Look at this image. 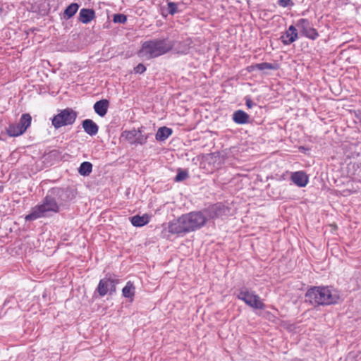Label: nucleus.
Listing matches in <instances>:
<instances>
[{"label": "nucleus", "instance_id": "f257e3e1", "mask_svg": "<svg viewBox=\"0 0 361 361\" xmlns=\"http://www.w3.org/2000/svg\"><path fill=\"white\" fill-rule=\"evenodd\" d=\"M75 197L70 188H52L48 190L41 204L36 205L30 214L25 216L26 221H33L47 216V212L57 213L59 207Z\"/></svg>", "mask_w": 361, "mask_h": 361}, {"label": "nucleus", "instance_id": "f03ea898", "mask_svg": "<svg viewBox=\"0 0 361 361\" xmlns=\"http://www.w3.org/2000/svg\"><path fill=\"white\" fill-rule=\"evenodd\" d=\"M340 298L338 292L332 286H312L305 293V302L314 307L336 304Z\"/></svg>", "mask_w": 361, "mask_h": 361}, {"label": "nucleus", "instance_id": "7ed1b4c3", "mask_svg": "<svg viewBox=\"0 0 361 361\" xmlns=\"http://www.w3.org/2000/svg\"><path fill=\"white\" fill-rule=\"evenodd\" d=\"M174 45V42L168 38L145 41L142 43L137 55L144 60H150L169 52L173 49Z\"/></svg>", "mask_w": 361, "mask_h": 361}, {"label": "nucleus", "instance_id": "20e7f679", "mask_svg": "<svg viewBox=\"0 0 361 361\" xmlns=\"http://www.w3.org/2000/svg\"><path fill=\"white\" fill-rule=\"evenodd\" d=\"M236 297L253 309L264 310L265 308V305L259 296L254 291H250L246 287L240 288Z\"/></svg>", "mask_w": 361, "mask_h": 361}, {"label": "nucleus", "instance_id": "39448f33", "mask_svg": "<svg viewBox=\"0 0 361 361\" xmlns=\"http://www.w3.org/2000/svg\"><path fill=\"white\" fill-rule=\"evenodd\" d=\"M189 233L202 228L207 222L203 210L183 214Z\"/></svg>", "mask_w": 361, "mask_h": 361}, {"label": "nucleus", "instance_id": "423d86ee", "mask_svg": "<svg viewBox=\"0 0 361 361\" xmlns=\"http://www.w3.org/2000/svg\"><path fill=\"white\" fill-rule=\"evenodd\" d=\"M76 118L77 112L71 108H66L61 110L58 114L54 116L51 123L56 129H59L63 126L73 124Z\"/></svg>", "mask_w": 361, "mask_h": 361}, {"label": "nucleus", "instance_id": "0eeeda50", "mask_svg": "<svg viewBox=\"0 0 361 361\" xmlns=\"http://www.w3.org/2000/svg\"><path fill=\"white\" fill-rule=\"evenodd\" d=\"M207 221L216 219H224L230 216L231 209L221 202H218L203 209Z\"/></svg>", "mask_w": 361, "mask_h": 361}, {"label": "nucleus", "instance_id": "6e6552de", "mask_svg": "<svg viewBox=\"0 0 361 361\" xmlns=\"http://www.w3.org/2000/svg\"><path fill=\"white\" fill-rule=\"evenodd\" d=\"M118 283V279L113 278L108 274L99 281L97 290L101 297L106 295L108 293L109 295H113L116 291V285Z\"/></svg>", "mask_w": 361, "mask_h": 361}, {"label": "nucleus", "instance_id": "1a4fd4ad", "mask_svg": "<svg viewBox=\"0 0 361 361\" xmlns=\"http://www.w3.org/2000/svg\"><path fill=\"white\" fill-rule=\"evenodd\" d=\"M295 26L300 30V34L308 39L314 40L319 37V32L307 18L299 19L296 22Z\"/></svg>", "mask_w": 361, "mask_h": 361}, {"label": "nucleus", "instance_id": "9d476101", "mask_svg": "<svg viewBox=\"0 0 361 361\" xmlns=\"http://www.w3.org/2000/svg\"><path fill=\"white\" fill-rule=\"evenodd\" d=\"M169 232L172 234H185L189 233L183 215L169 223Z\"/></svg>", "mask_w": 361, "mask_h": 361}, {"label": "nucleus", "instance_id": "9b49d317", "mask_svg": "<svg viewBox=\"0 0 361 361\" xmlns=\"http://www.w3.org/2000/svg\"><path fill=\"white\" fill-rule=\"evenodd\" d=\"M298 38V32L295 26L290 25L288 30L282 34L280 39L284 45H289Z\"/></svg>", "mask_w": 361, "mask_h": 361}, {"label": "nucleus", "instance_id": "f8f14e48", "mask_svg": "<svg viewBox=\"0 0 361 361\" xmlns=\"http://www.w3.org/2000/svg\"><path fill=\"white\" fill-rule=\"evenodd\" d=\"M290 180L300 188L305 187L309 182L308 176L303 171H298L292 173Z\"/></svg>", "mask_w": 361, "mask_h": 361}, {"label": "nucleus", "instance_id": "ddd939ff", "mask_svg": "<svg viewBox=\"0 0 361 361\" xmlns=\"http://www.w3.org/2000/svg\"><path fill=\"white\" fill-rule=\"evenodd\" d=\"M96 17L95 11L92 8H82L80 11L78 20L83 24H88Z\"/></svg>", "mask_w": 361, "mask_h": 361}, {"label": "nucleus", "instance_id": "4468645a", "mask_svg": "<svg viewBox=\"0 0 361 361\" xmlns=\"http://www.w3.org/2000/svg\"><path fill=\"white\" fill-rule=\"evenodd\" d=\"M84 131L90 136H94L98 133L99 126L92 119H85L82 122Z\"/></svg>", "mask_w": 361, "mask_h": 361}, {"label": "nucleus", "instance_id": "2eb2a0df", "mask_svg": "<svg viewBox=\"0 0 361 361\" xmlns=\"http://www.w3.org/2000/svg\"><path fill=\"white\" fill-rule=\"evenodd\" d=\"M109 102L107 99H101L96 102L94 104V110L99 116H104L108 111Z\"/></svg>", "mask_w": 361, "mask_h": 361}, {"label": "nucleus", "instance_id": "dca6fc26", "mask_svg": "<svg viewBox=\"0 0 361 361\" xmlns=\"http://www.w3.org/2000/svg\"><path fill=\"white\" fill-rule=\"evenodd\" d=\"M279 65L277 63H271L267 62H263L260 63L252 64L247 67L248 71H253L255 70L265 71V70H277Z\"/></svg>", "mask_w": 361, "mask_h": 361}, {"label": "nucleus", "instance_id": "f3484780", "mask_svg": "<svg viewBox=\"0 0 361 361\" xmlns=\"http://www.w3.org/2000/svg\"><path fill=\"white\" fill-rule=\"evenodd\" d=\"M233 120L237 124H245L249 122V115L243 110H238L233 113Z\"/></svg>", "mask_w": 361, "mask_h": 361}, {"label": "nucleus", "instance_id": "a211bd4d", "mask_svg": "<svg viewBox=\"0 0 361 361\" xmlns=\"http://www.w3.org/2000/svg\"><path fill=\"white\" fill-rule=\"evenodd\" d=\"M173 133V130L170 128L163 126L160 127L156 133V140L157 141H164Z\"/></svg>", "mask_w": 361, "mask_h": 361}, {"label": "nucleus", "instance_id": "6ab92c4d", "mask_svg": "<svg viewBox=\"0 0 361 361\" xmlns=\"http://www.w3.org/2000/svg\"><path fill=\"white\" fill-rule=\"evenodd\" d=\"M135 293V287L133 283L131 281H128L122 290L123 296L129 298L130 301H133Z\"/></svg>", "mask_w": 361, "mask_h": 361}, {"label": "nucleus", "instance_id": "aec40b11", "mask_svg": "<svg viewBox=\"0 0 361 361\" xmlns=\"http://www.w3.org/2000/svg\"><path fill=\"white\" fill-rule=\"evenodd\" d=\"M6 133L10 137H17L23 135L25 131L19 123H11L6 128Z\"/></svg>", "mask_w": 361, "mask_h": 361}, {"label": "nucleus", "instance_id": "412c9836", "mask_svg": "<svg viewBox=\"0 0 361 361\" xmlns=\"http://www.w3.org/2000/svg\"><path fill=\"white\" fill-rule=\"evenodd\" d=\"M149 221L148 215L143 216L135 215L131 217L130 221L133 226L136 227H141L146 225Z\"/></svg>", "mask_w": 361, "mask_h": 361}, {"label": "nucleus", "instance_id": "4be33fe9", "mask_svg": "<svg viewBox=\"0 0 361 361\" xmlns=\"http://www.w3.org/2000/svg\"><path fill=\"white\" fill-rule=\"evenodd\" d=\"M79 4L78 3H72L68 5L64 10L63 17L66 20H68L73 17L77 13L79 8Z\"/></svg>", "mask_w": 361, "mask_h": 361}, {"label": "nucleus", "instance_id": "5701e85b", "mask_svg": "<svg viewBox=\"0 0 361 361\" xmlns=\"http://www.w3.org/2000/svg\"><path fill=\"white\" fill-rule=\"evenodd\" d=\"M141 129L136 130L135 129L131 130H125L122 133L121 136L125 137L130 144L135 145V138L138 133L141 134Z\"/></svg>", "mask_w": 361, "mask_h": 361}, {"label": "nucleus", "instance_id": "b1692460", "mask_svg": "<svg viewBox=\"0 0 361 361\" xmlns=\"http://www.w3.org/2000/svg\"><path fill=\"white\" fill-rule=\"evenodd\" d=\"M92 171V164L89 161L82 162L78 168V173L83 176H89Z\"/></svg>", "mask_w": 361, "mask_h": 361}, {"label": "nucleus", "instance_id": "393cba45", "mask_svg": "<svg viewBox=\"0 0 361 361\" xmlns=\"http://www.w3.org/2000/svg\"><path fill=\"white\" fill-rule=\"evenodd\" d=\"M32 121V117L29 114H23L18 122L21 128L25 132L27 128L30 126Z\"/></svg>", "mask_w": 361, "mask_h": 361}, {"label": "nucleus", "instance_id": "a878e982", "mask_svg": "<svg viewBox=\"0 0 361 361\" xmlns=\"http://www.w3.org/2000/svg\"><path fill=\"white\" fill-rule=\"evenodd\" d=\"M188 177V172L186 170L179 169L178 173L174 178L176 182H181Z\"/></svg>", "mask_w": 361, "mask_h": 361}, {"label": "nucleus", "instance_id": "bb28decb", "mask_svg": "<svg viewBox=\"0 0 361 361\" xmlns=\"http://www.w3.org/2000/svg\"><path fill=\"white\" fill-rule=\"evenodd\" d=\"M113 21L114 23H125L127 21V17L124 14L118 13L114 16Z\"/></svg>", "mask_w": 361, "mask_h": 361}, {"label": "nucleus", "instance_id": "cd10ccee", "mask_svg": "<svg viewBox=\"0 0 361 361\" xmlns=\"http://www.w3.org/2000/svg\"><path fill=\"white\" fill-rule=\"evenodd\" d=\"M168 13L171 15H174L178 12V6L174 2H169L168 3Z\"/></svg>", "mask_w": 361, "mask_h": 361}, {"label": "nucleus", "instance_id": "c85d7f7f", "mask_svg": "<svg viewBox=\"0 0 361 361\" xmlns=\"http://www.w3.org/2000/svg\"><path fill=\"white\" fill-rule=\"evenodd\" d=\"M148 136L147 135H140L139 136L137 135L135 141V145H144L146 143L147 140Z\"/></svg>", "mask_w": 361, "mask_h": 361}, {"label": "nucleus", "instance_id": "c756f323", "mask_svg": "<svg viewBox=\"0 0 361 361\" xmlns=\"http://www.w3.org/2000/svg\"><path fill=\"white\" fill-rule=\"evenodd\" d=\"M178 52L180 54H187L189 47L185 43H180V47L177 48Z\"/></svg>", "mask_w": 361, "mask_h": 361}, {"label": "nucleus", "instance_id": "7c9ffc66", "mask_svg": "<svg viewBox=\"0 0 361 361\" xmlns=\"http://www.w3.org/2000/svg\"><path fill=\"white\" fill-rule=\"evenodd\" d=\"M146 71V67L142 63H139L134 68L135 73L142 74Z\"/></svg>", "mask_w": 361, "mask_h": 361}, {"label": "nucleus", "instance_id": "2f4dec72", "mask_svg": "<svg viewBox=\"0 0 361 361\" xmlns=\"http://www.w3.org/2000/svg\"><path fill=\"white\" fill-rule=\"evenodd\" d=\"M278 4L281 7H287L288 6H293L294 4L292 2V0H279Z\"/></svg>", "mask_w": 361, "mask_h": 361}, {"label": "nucleus", "instance_id": "473e14b6", "mask_svg": "<svg viewBox=\"0 0 361 361\" xmlns=\"http://www.w3.org/2000/svg\"><path fill=\"white\" fill-rule=\"evenodd\" d=\"M245 104L248 109H251L255 105V104L252 101L250 97L246 96L245 97Z\"/></svg>", "mask_w": 361, "mask_h": 361}]
</instances>
